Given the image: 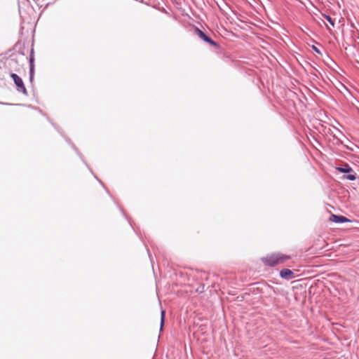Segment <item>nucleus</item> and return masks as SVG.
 <instances>
[{"mask_svg":"<svg viewBox=\"0 0 359 359\" xmlns=\"http://www.w3.org/2000/svg\"><path fill=\"white\" fill-rule=\"evenodd\" d=\"M313 271H310V270H308L307 272L308 273H310V272H313Z\"/></svg>","mask_w":359,"mask_h":359,"instance_id":"nucleus-12","label":"nucleus"},{"mask_svg":"<svg viewBox=\"0 0 359 359\" xmlns=\"http://www.w3.org/2000/svg\"><path fill=\"white\" fill-rule=\"evenodd\" d=\"M299 275H295L294 271H280V276L285 280H291Z\"/></svg>","mask_w":359,"mask_h":359,"instance_id":"nucleus-4","label":"nucleus"},{"mask_svg":"<svg viewBox=\"0 0 359 359\" xmlns=\"http://www.w3.org/2000/svg\"><path fill=\"white\" fill-rule=\"evenodd\" d=\"M313 49H314V50H315L316 52H317V53H320L319 50H318L316 47L313 46Z\"/></svg>","mask_w":359,"mask_h":359,"instance_id":"nucleus-11","label":"nucleus"},{"mask_svg":"<svg viewBox=\"0 0 359 359\" xmlns=\"http://www.w3.org/2000/svg\"><path fill=\"white\" fill-rule=\"evenodd\" d=\"M331 220L336 223H343V222L348 221V219L345 217L337 216L335 215H332L331 216Z\"/></svg>","mask_w":359,"mask_h":359,"instance_id":"nucleus-5","label":"nucleus"},{"mask_svg":"<svg viewBox=\"0 0 359 359\" xmlns=\"http://www.w3.org/2000/svg\"><path fill=\"white\" fill-rule=\"evenodd\" d=\"M195 31L197 34V35L203 41H205L207 43H209L212 46H217V43L212 40L209 36H208L205 33H203L201 30H200L198 28H196Z\"/></svg>","mask_w":359,"mask_h":359,"instance_id":"nucleus-3","label":"nucleus"},{"mask_svg":"<svg viewBox=\"0 0 359 359\" xmlns=\"http://www.w3.org/2000/svg\"><path fill=\"white\" fill-rule=\"evenodd\" d=\"M287 257L280 254H272L262 259L266 266L273 267L275 265L283 262Z\"/></svg>","mask_w":359,"mask_h":359,"instance_id":"nucleus-1","label":"nucleus"},{"mask_svg":"<svg viewBox=\"0 0 359 359\" xmlns=\"http://www.w3.org/2000/svg\"><path fill=\"white\" fill-rule=\"evenodd\" d=\"M326 20L330 23L332 26H334V20L328 15L325 16Z\"/></svg>","mask_w":359,"mask_h":359,"instance_id":"nucleus-10","label":"nucleus"},{"mask_svg":"<svg viewBox=\"0 0 359 359\" xmlns=\"http://www.w3.org/2000/svg\"><path fill=\"white\" fill-rule=\"evenodd\" d=\"M337 169L343 173H350L353 172L352 168L347 164H345L344 165L341 167H338Z\"/></svg>","mask_w":359,"mask_h":359,"instance_id":"nucleus-6","label":"nucleus"},{"mask_svg":"<svg viewBox=\"0 0 359 359\" xmlns=\"http://www.w3.org/2000/svg\"><path fill=\"white\" fill-rule=\"evenodd\" d=\"M165 316V311L164 310H162L161 312V327H160L161 330H162L163 327Z\"/></svg>","mask_w":359,"mask_h":359,"instance_id":"nucleus-7","label":"nucleus"},{"mask_svg":"<svg viewBox=\"0 0 359 359\" xmlns=\"http://www.w3.org/2000/svg\"><path fill=\"white\" fill-rule=\"evenodd\" d=\"M29 79L30 81H32L34 76V65H33V59L30 60V71H29Z\"/></svg>","mask_w":359,"mask_h":359,"instance_id":"nucleus-8","label":"nucleus"},{"mask_svg":"<svg viewBox=\"0 0 359 359\" xmlns=\"http://www.w3.org/2000/svg\"><path fill=\"white\" fill-rule=\"evenodd\" d=\"M11 76L16 85L18 90L24 95H27V92L22 79L14 73L11 74Z\"/></svg>","mask_w":359,"mask_h":359,"instance_id":"nucleus-2","label":"nucleus"},{"mask_svg":"<svg viewBox=\"0 0 359 359\" xmlns=\"http://www.w3.org/2000/svg\"><path fill=\"white\" fill-rule=\"evenodd\" d=\"M344 178L346 179V180H351V181H353V180H355L356 177H355V174H351V172H350L347 175L344 176Z\"/></svg>","mask_w":359,"mask_h":359,"instance_id":"nucleus-9","label":"nucleus"}]
</instances>
